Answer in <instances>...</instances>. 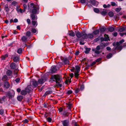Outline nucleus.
<instances>
[{
    "instance_id": "obj_1",
    "label": "nucleus",
    "mask_w": 126,
    "mask_h": 126,
    "mask_svg": "<svg viewBox=\"0 0 126 126\" xmlns=\"http://www.w3.org/2000/svg\"><path fill=\"white\" fill-rule=\"evenodd\" d=\"M28 9L29 12L32 14H38L39 13V6H38L37 7L36 5L33 3H31L30 6L29 5Z\"/></svg>"
},
{
    "instance_id": "obj_2",
    "label": "nucleus",
    "mask_w": 126,
    "mask_h": 126,
    "mask_svg": "<svg viewBox=\"0 0 126 126\" xmlns=\"http://www.w3.org/2000/svg\"><path fill=\"white\" fill-rule=\"evenodd\" d=\"M50 79L53 80L54 81H55L59 86L62 87V84H60L59 81H61V77L60 76L58 75H52Z\"/></svg>"
},
{
    "instance_id": "obj_3",
    "label": "nucleus",
    "mask_w": 126,
    "mask_h": 126,
    "mask_svg": "<svg viewBox=\"0 0 126 126\" xmlns=\"http://www.w3.org/2000/svg\"><path fill=\"white\" fill-rule=\"evenodd\" d=\"M15 94V92L13 90H11L7 92H6L5 94L6 97L9 99L13 97L14 96Z\"/></svg>"
},
{
    "instance_id": "obj_4",
    "label": "nucleus",
    "mask_w": 126,
    "mask_h": 126,
    "mask_svg": "<svg viewBox=\"0 0 126 126\" xmlns=\"http://www.w3.org/2000/svg\"><path fill=\"white\" fill-rule=\"evenodd\" d=\"M124 42V39H122L121 41H120L119 42H117L116 43V47H114V48H113V49L114 50H115L119 46H120V45L122 43H123ZM115 43H113V45L114 46H115Z\"/></svg>"
},
{
    "instance_id": "obj_5",
    "label": "nucleus",
    "mask_w": 126,
    "mask_h": 126,
    "mask_svg": "<svg viewBox=\"0 0 126 126\" xmlns=\"http://www.w3.org/2000/svg\"><path fill=\"white\" fill-rule=\"evenodd\" d=\"M68 58H64L63 60V64L64 65L66 64H69V60H71V57L70 56H69Z\"/></svg>"
},
{
    "instance_id": "obj_6",
    "label": "nucleus",
    "mask_w": 126,
    "mask_h": 126,
    "mask_svg": "<svg viewBox=\"0 0 126 126\" xmlns=\"http://www.w3.org/2000/svg\"><path fill=\"white\" fill-rule=\"evenodd\" d=\"M87 34L85 32H82V38L80 39V41H83L84 40L87 39Z\"/></svg>"
},
{
    "instance_id": "obj_7",
    "label": "nucleus",
    "mask_w": 126,
    "mask_h": 126,
    "mask_svg": "<svg viewBox=\"0 0 126 126\" xmlns=\"http://www.w3.org/2000/svg\"><path fill=\"white\" fill-rule=\"evenodd\" d=\"M63 126H69V122L68 120H66L61 121Z\"/></svg>"
},
{
    "instance_id": "obj_8",
    "label": "nucleus",
    "mask_w": 126,
    "mask_h": 126,
    "mask_svg": "<svg viewBox=\"0 0 126 126\" xmlns=\"http://www.w3.org/2000/svg\"><path fill=\"white\" fill-rule=\"evenodd\" d=\"M75 34L77 37L78 38H80L82 37V32H80L79 31H75Z\"/></svg>"
},
{
    "instance_id": "obj_9",
    "label": "nucleus",
    "mask_w": 126,
    "mask_h": 126,
    "mask_svg": "<svg viewBox=\"0 0 126 126\" xmlns=\"http://www.w3.org/2000/svg\"><path fill=\"white\" fill-rule=\"evenodd\" d=\"M56 66V65H54L51 67V70L52 73L56 72L57 71Z\"/></svg>"
},
{
    "instance_id": "obj_10",
    "label": "nucleus",
    "mask_w": 126,
    "mask_h": 126,
    "mask_svg": "<svg viewBox=\"0 0 126 126\" xmlns=\"http://www.w3.org/2000/svg\"><path fill=\"white\" fill-rule=\"evenodd\" d=\"M46 79L44 78L39 79L38 80V82L40 84L44 83L46 81Z\"/></svg>"
},
{
    "instance_id": "obj_11",
    "label": "nucleus",
    "mask_w": 126,
    "mask_h": 126,
    "mask_svg": "<svg viewBox=\"0 0 126 126\" xmlns=\"http://www.w3.org/2000/svg\"><path fill=\"white\" fill-rule=\"evenodd\" d=\"M12 57L13 58V59L14 62H17L19 61V56H12Z\"/></svg>"
},
{
    "instance_id": "obj_12",
    "label": "nucleus",
    "mask_w": 126,
    "mask_h": 126,
    "mask_svg": "<svg viewBox=\"0 0 126 126\" xmlns=\"http://www.w3.org/2000/svg\"><path fill=\"white\" fill-rule=\"evenodd\" d=\"M32 85L34 88L36 87L38 85V82L35 80L32 81Z\"/></svg>"
},
{
    "instance_id": "obj_13",
    "label": "nucleus",
    "mask_w": 126,
    "mask_h": 126,
    "mask_svg": "<svg viewBox=\"0 0 126 126\" xmlns=\"http://www.w3.org/2000/svg\"><path fill=\"white\" fill-rule=\"evenodd\" d=\"M6 97V96H4L0 98V103H2L3 102H5Z\"/></svg>"
},
{
    "instance_id": "obj_14",
    "label": "nucleus",
    "mask_w": 126,
    "mask_h": 126,
    "mask_svg": "<svg viewBox=\"0 0 126 126\" xmlns=\"http://www.w3.org/2000/svg\"><path fill=\"white\" fill-rule=\"evenodd\" d=\"M106 29L107 28H105L104 26L102 27L99 29L101 33H104L105 31L106 30Z\"/></svg>"
},
{
    "instance_id": "obj_15",
    "label": "nucleus",
    "mask_w": 126,
    "mask_h": 126,
    "mask_svg": "<svg viewBox=\"0 0 126 126\" xmlns=\"http://www.w3.org/2000/svg\"><path fill=\"white\" fill-rule=\"evenodd\" d=\"M67 34L71 37H74L75 34L72 31H71L69 32Z\"/></svg>"
},
{
    "instance_id": "obj_16",
    "label": "nucleus",
    "mask_w": 126,
    "mask_h": 126,
    "mask_svg": "<svg viewBox=\"0 0 126 126\" xmlns=\"http://www.w3.org/2000/svg\"><path fill=\"white\" fill-rule=\"evenodd\" d=\"M108 11L106 9H104L101 12V14L103 16H105L107 13Z\"/></svg>"
},
{
    "instance_id": "obj_17",
    "label": "nucleus",
    "mask_w": 126,
    "mask_h": 126,
    "mask_svg": "<svg viewBox=\"0 0 126 126\" xmlns=\"http://www.w3.org/2000/svg\"><path fill=\"white\" fill-rule=\"evenodd\" d=\"M80 67L78 65L75 66V68H74V69H75V72H79L80 71Z\"/></svg>"
},
{
    "instance_id": "obj_18",
    "label": "nucleus",
    "mask_w": 126,
    "mask_h": 126,
    "mask_svg": "<svg viewBox=\"0 0 126 126\" xmlns=\"http://www.w3.org/2000/svg\"><path fill=\"white\" fill-rule=\"evenodd\" d=\"M10 67L12 69H15L16 67V64L14 63H12L10 64Z\"/></svg>"
},
{
    "instance_id": "obj_19",
    "label": "nucleus",
    "mask_w": 126,
    "mask_h": 126,
    "mask_svg": "<svg viewBox=\"0 0 126 126\" xmlns=\"http://www.w3.org/2000/svg\"><path fill=\"white\" fill-rule=\"evenodd\" d=\"M35 14H32L30 15V17L32 20H34L35 19L36 17L37 16Z\"/></svg>"
},
{
    "instance_id": "obj_20",
    "label": "nucleus",
    "mask_w": 126,
    "mask_h": 126,
    "mask_svg": "<svg viewBox=\"0 0 126 126\" xmlns=\"http://www.w3.org/2000/svg\"><path fill=\"white\" fill-rule=\"evenodd\" d=\"M12 72L11 70H8L6 72V74L8 76H10L12 77Z\"/></svg>"
},
{
    "instance_id": "obj_21",
    "label": "nucleus",
    "mask_w": 126,
    "mask_h": 126,
    "mask_svg": "<svg viewBox=\"0 0 126 126\" xmlns=\"http://www.w3.org/2000/svg\"><path fill=\"white\" fill-rule=\"evenodd\" d=\"M28 92L26 90H22L21 91V94L23 95H25L27 94Z\"/></svg>"
},
{
    "instance_id": "obj_22",
    "label": "nucleus",
    "mask_w": 126,
    "mask_h": 126,
    "mask_svg": "<svg viewBox=\"0 0 126 126\" xmlns=\"http://www.w3.org/2000/svg\"><path fill=\"white\" fill-rule=\"evenodd\" d=\"M10 86V84L7 81L5 82L4 84V87L6 88H8Z\"/></svg>"
},
{
    "instance_id": "obj_23",
    "label": "nucleus",
    "mask_w": 126,
    "mask_h": 126,
    "mask_svg": "<svg viewBox=\"0 0 126 126\" xmlns=\"http://www.w3.org/2000/svg\"><path fill=\"white\" fill-rule=\"evenodd\" d=\"M126 30V27H122L119 29L118 31L122 32L125 31Z\"/></svg>"
},
{
    "instance_id": "obj_24",
    "label": "nucleus",
    "mask_w": 126,
    "mask_h": 126,
    "mask_svg": "<svg viewBox=\"0 0 126 126\" xmlns=\"http://www.w3.org/2000/svg\"><path fill=\"white\" fill-rule=\"evenodd\" d=\"M27 38L25 36H23L21 38V40L22 41L25 43L27 41Z\"/></svg>"
},
{
    "instance_id": "obj_25",
    "label": "nucleus",
    "mask_w": 126,
    "mask_h": 126,
    "mask_svg": "<svg viewBox=\"0 0 126 126\" xmlns=\"http://www.w3.org/2000/svg\"><path fill=\"white\" fill-rule=\"evenodd\" d=\"M90 2L92 5L95 6L96 5L97 2L94 0H91Z\"/></svg>"
},
{
    "instance_id": "obj_26",
    "label": "nucleus",
    "mask_w": 126,
    "mask_h": 126,
    "mask_svg": "<svg viewBox=\"0 0 126 126\" xmlns=\"http://www.w3.org/2000/svg\"><path fill=\"white\" fill-rule=\"evenodd\" d=\"M92 50L93 51H94V53L97 54H99L101 52H100L99 51L96 50V49L93 48Z\"/></svg>"
},
{
    "instance_id": "obj_27",
    "label": "nucleus",
    "mask_w": 126,
    "mask_h": 126,
    "mask_svg": "<svg viewBox=\"0 0 126 126\" xmlns=\"http://www.w3.org/2000/svg\"><path fill=\"white\" fill-rule=\"evenodd\" d=\"M67 107L68 109L70 111H71V109L72 107V104L70 103H69L67 104Z\"/></svg>"
},
{
    "instance_id": "obj_28",
    "label": "nucleus",
    "mask_w": 126,
    "mask_h": 126,
    "mask_svg": "<svg viewBox=\"0 0 126 126\" xmlns=\"http://www.w3.org/2000/svg\"><path fill=\"white\" fill-rule=\"evenodd\" d=\"M52 92L51 91H47L44 94V96H46L47 95L49 94L52 93Z\"/></svg>"
},
{
    "instance_id": "obj_29",
    "label": "nucleus",
    "mask_w": 126,
    "mask_h": 126,
    "mask_svg": "<svg viewBox=\"0 0 126 126\" xmlns=\"http://www.w3.org/2000/svg\"><path fill=\"white\" fill-rule=\"evenodd\" d=\"M8 80V77L6 75L3 76L2 78V80L3 81H6Z\"/></svg>"
},
{
    "instance_id": "obj_30",
    "label": "nucleus",
    "mask_w": 126,
    "mask_h": 126,
    "mask_svg": "<svg viewBox=\"0 0 126 126\" xmlns=\"http://www.w3.org/2000/svg\"><path fill=\"white\" fill-rule=\"evenodd\" d=\"M101 47L104 48L105 47L107 46V43H101L100 45Z\"/></svg>"
},
{
    "instance_id": "obj_31",
    "label": "nucleus",
    "mask_w": 126,
    "mask_h": 126,
    "mask_svg": "<svg viewBox=\"0 0 126 126\" xmlns=\"http://www.w3.org/2000/svg\"><path fill=\"white\" fill-rule=\"evenodd\" d=\"M90 48H85V53L86 54H88L89 53L90 51L91 50Z\"/></svg>"
},
{
    "instance_id": "obj_32",
    "label": "nucleus",
    "mask_w": 126,
    "mask_h": 126,
    "mask_svg": "<svg viewBox=\"0 0 126 126\" xmlns=\"http://www.w3.org/2000/svg\"><path fill=\"white\" fill-rule=\"evenodd\" d=\"M87 39H91L94 36L92 33H89L87 35Z\"/></svg>"
},
{
    "instance_id": "obj_33",
    "label": "nucleus",
    "mask_w": 126,
    "mask_h": 126,
    "mask_svg": "<svg viewBox=\"0 0 126 126\" xmlns=\"http://www.w3.org/2000/svg\"><path fill=\"white\" fill-rule=\"evenodd\" d=\"M109 38L108 37L102 38H101V41L102 42L103 41H107L108 40Z\"/></svg>"
},
{
    "instance_id": "obj_34",
    "label": "nucleus",
    "mask_w": 126,
    "mask_h": 126,
    "mask_svg": "<svg viewBox=\"0 0 126 126\" xmlns=\"http://www.w3.org/2000/svg\"><path fill=\"white\" fill-rule=\"evenodd\" d=\"M23 98V96L21 95L18 96L17 97V100L19 101H21Z\"/></svg>"
},
{
    "instance_id": "obj_35",
    "label": "nucleus",
    "mask_w": 126,
    "mask_h": 126,
    "mask_svg": "<svg viewBox=\"0 0 126 126\" xmlns=\"http://www.w3.org/2000/svg\"><path fill=\"white\" fill-rule=\"evenodd\" d=\"M63 64L62 62H59L57 64V66L59 69L61 67H62Z\"/></svg>"
},
{
    "instance_id": "obj_36",
    "label": "nucleus",
    "mask_w": 126,
    "mask_h": 126,
    "mask_svg": "<svg viewBox=\"0 0 126 126\" xmlns=\"http://www.w3.org/2000/svg\"><path fill=\"white\" fill-rule=\"evenodd\" d=\"M99 33V31L98 30H96L93 32V33L94 35H97Z\"/></svg>"
},
{
    "instance_id": "obj_37",
    "label": "nucleus",
    "mask_w": 126,
    "mask_h": 126,
    "mask_svg": "<svg viewBox=\"0 0 126 126\" xmlns=\"http://www.w3.org/2000/svg\"><path fill=\"white\" fill-rule=\"evenodd\" d=\"M31 35V32L29 31H27L26 33V36L29 37Z\"/></svg>"
},
{
    "instance_id": "obj_38",
    "label": "nucleus",
    "mask_w": 126,
    "mask_h": 126,
    "mask_svg": "<svg viewBox=\"0 0 126 126\" xmlns=\"http://www.w3.org/2000/svg\"><path fill=\"white\" fill-rule=\"evenodd\" d=\"M69 113V112H68L66 111H65L63 113V115L65 116H67Z\"/></svg>"
},
{
    "instance_id": "obj_39",
    "label": "nucleus",
    "mask_w": 126,
    "mask_h": 126,
    "mask_svg": "<svg viewBox=\"0 0 126 126\" xmlns=\"http://www.w3.org/2000/svg\"><path fill=\"white\" fill-rule=\"evenodd\" d=\"M22 51V49L21 48H18L17 51V52L18 54H21Z\"/></svg>"
},
{
    "instance_id": "obj_40",
    "label": "nucleus",
    "mask_w": 126,
    "mask_h": 126,
    "mask_svg": "<svg viewBox=\"0 0 126 126\" xmlns=\"http://www.w3.org/2000/svg\"><path fill=\"white\" fill-rule=\"evenodd\" d=\"M23 6L24 8L23 10V12H24L27 9V6L25 4H24Z\"/></svg>"
},
{
    "instance_id": "obj_41",
    "label": "nucleus",
    "mask_w": 126,
    "mask_h": 126,
    "mask_svg": "<svg viewBox=\"0 0 126 126\" xmlns=\"http://www.w3.org/2000/svg\"><path fill=\"white\" fill-rule=\"evenodd\" d=\"M94 11L97 13H98L99 12V10L97 8H94Z\"/></svg>"
},
{
    "instance_id": "obj_42",
    "label": "nucleus",
    "mask_w": 126,
    "mask_h": 126,
    "mask_svg": "<svg viewBox=\"0 0 126 126\" xmlns=\"http://www.w3.org/2000/svg\"><path fill=\"white\" fill-rule=\"evenodd\" d=\"M72 93V91L71 90H69L67 92L66 94L68 95H69L70 94Z\"/></svg>"
},
{
    "instance_id": "obj_43",
    "label": "nucleus",
    "mask_w": 126,
    "mask_h": 126,
    "mask_svg": "<svg viewBox=\"0 0 126 126\" xmlns=\"http://www.w3.org/2000/svg\"><path fill=\"white\" fill-rule=\"evenodd\" d=\"M112 35L114 37H116L118 34V33L117 32H114L112 34Z\"/></svg>"
},
{
    "instance_id": "obj_44",
    "label": "nucleus",
    "mask_w": 126,
    "mask_h": 126,
    "mask_svg": "<svg viewBox=\"0 0 126 126\" xmlns=\"http://www.w3.org/2000/svg\"><path fill=\"white\" fill-rule=\"evenodd\" d=\"M84 88V85L83 84H82L80 86V89L81 90V91H82L83 90Z\"/></svg>"
},
{
    "instance_id": "obj_45",
    "label": "nucleus",
    "mask_w": 126,
    "mask_h": 126,
    "mask_svg": "<svg viewBox=\"0 0 126 126\" xmlns=\"http://www.w3.org/2000/svg\"><path fill=\"white\" fill-rule=\"evenodd\" d=\"M17 3V2L15 1H13L12 3V4L14 6H15L16 5V4Z\"/></svg>"
},
{
    "instance_id": "obj_46",
    "label": "nucleus",
    "mask_w": 126,
    "mask_h": 126,
    "mask_svg": "<svg viewBox=\"0 0 126 126\" xmlns=\"http://www.w3.org/2000/svg\"><path fill=\"white\" fill-rule=\"evenodd\" d=\"M100 47H101L100 46L98 45L97 46L96 49L97 50L99 51V50L100 49Z\"/></svg>"
},
{
    "instance_id": "obj_47",
    "label": "nucleus",
    "mask_w": 126,
    "mask_h": 126,
    "mask_svg": "<svg viewBox=\"0 0 126 126\" xmlns=\"http://www.w3.org/2000/svg\"><path fill=\"white\" fill-rule=\"evenodd\" d=\"M20 80V79L19 78H17L15 80V81L17 83H18Z\"/></svg>"
},
{
    "instance_id": "obj_48",
    "label": "nucleus",
    "mask_w": 126,
    "mask_h": 126,
    "mask_svg": "<svg viewBox=\"0 0 126 126\" xmlns=\"http://www.w3.org/2000/svg\"><path fill=\"white\" fill-rule=\"evenodd\" d=\"M79 72H75V73L74 74H75V76L76 77H78L79 75V74L78 73Z\"/></svg>"
},
{
    "instance_id": "obj_49",
    "label": "nucleus",
    "mask_w": 126,
    "mask_h": 126,
    "mask_svg": "<svg viewBox=\"0 0 126 126\" xmlns=\"http://www.w3.org/2000/svg\"><path fill=\"white\" fill-rule=\"evenodd\" d=\"M32 32L33 33H35L36 32V30L34 28H32Z\"/></svg>"
},
{
    "instance_id": "obj_50",
    "label": "nucleus",
    "mask_w": 126,
    "mask_h": 126,
    "mask_svg": "<svg viewBox=\"0 0 126 126\" xmlns=\"http://www.w3.org/2000/svg\"><path fill=\"white\" fill-rule=\"evenodd\" d=\"M121 9L120 8H116L115 11L116 12H119L120 11Z\"/></svg>"
},
{
    "instance_id": "obj_51",
    "label": "nucleus",
    "mask_w": 126,
    "mask_h": 126,
    "mask_svg": "<svg viewBox=\"0 0 126 126\" xmlns=\"http://www.w3.org/2000/svg\"><path fill=\"white\" fill-rule=\"evenodd\" d=\"M79 91V88L76 89L75 91V93H77Z\"/></svg>"
},
{
    "instance_id": "obj_52",
    "label": "nucleus",
    "mask_w": 126,
    "mask_h": 126,
    "mask_svg": "<svg viewBox=\"0 0 126 126\" xmlns=\"http://www.w3.org/2000/svg\"><path fill=\"white\" fill-rule=\"evenodd\" d=\"M47 121L49 122H51L52 120V119L50 117H48L47 118Z\"/></svg>"
},
{
    "instance_id": "obj_53",
    "label": "nucleus",
    "mask_w": 126,
    "mask_h": 126,
    "mask_svg": "<svg viewBox=\"0 0 126 126\" xmlns=\"http://www.w3.org/2000/svg\"><path fill=\"white\" fill-rule=\"evenodd\" d=\"M111 5L113 6H115L117 5L114 2H111Z\"/></svg>"
},
{
    "instance_id": "obj_54",
    "label": "nucleus",
    "mask_w": 126,
    "mask_h": 126,
    "mask_svg": "<svg viewBox=\"0 0 126 126\" xmlns=\"http://www.w3.org/2000/svg\"><path fill=\"white\" fill-rule=\"evenodd\" d=\"M27 21L29 25L30 24L31 20L29 19H27Z\"/></svg>"
},
{
    "instance_id": "obj_55",
    "label": "nucleus",
    "mask_w": 126,
    "mask_h": 126,
    "mask_svg": "<svg viewBox=\"0 0 126 126\" xmlns=\"http://www.w3.org/2000/svg\"><path fill=\"white\" fill-rule=\"evenodd\" d=\"M80 0V2L82 4H84L86 2L85 0Z\"/></svg>"
},
{
    "instance_id": "obj_56",
    "label": "nucleus",
    "mask_w": 126,
    "mask_h": 126,
    "mask_svg": "<svg viewBox=\"0 0 126 126\" xmlns=\"http://www.w3.org/2000/svg\"><path fill=\"white\" fill-rule=\"evenodd\" d=\"M3 113V110L2 109H0V114L2 115Z\"/></svg>"
},
{
    "instance_id": "obj_57",
    "label": "nucleus",
    "mask_w": 126,
    "mask_h": 126,
    "mask_svg": "<svg viewBox=\"0 0 126 126\" xmlns=\"http://www.w3.org/2000/svg\"><path fill=\"white\" fill-rule=\"evenodd\" d=\"M120 34L121 36H123L124 35H126V32L123 33H120Z\"/></svg>"
},
{
    "instance_id": "obj_58",
    "label": "nucleus",
    "mask_w": 126,
    "mask_h": 126,
    "mask_svg": "<svg viewBox=\"0 0 126 126\" xmlns=\"http://www.w3.org/2000/svg\"><path fill=\"white\" fill-rule=\"evenodd\" d=\"M99 39L98 38H97L94 40V42H96L99 40Z\"/></svg>"
},
{
    "instance_id": "obj_59",
    "label": "nucleus",
    "mask_w": 126,
    "mask_h": 126,
    "mask_svg": "<svg viewBox=\"0 0 126 126\" xmlns=\"http://www.w3.org/2000/svg\"><path fill=\"white\" fill-rule=\"evenodd\" d=\"M32 22L33 25L34 26H35L36 23V22L34 21H32Z\"/></svg>"
},
{
    "instance_id": "obj_60",
    "label": "nucleus",
    "mask_w": 126,
    "mask_h": 126,
    "mask_svg": "<svg viewBox=\"0 0 126 126\" xmlns=\"http://www.w3.org/2000/svg\"><path fill=\"white\" fill-rule=\"evenodd\" d=\"M73 123L74 124V126H79L76 122H75L74 121H73Z\"/></svg>"
},
{
    "instance_id": "obj_61",
    "label": "nucleus",
    "mask_w": 126,
    "mask_h": 126,
    "mask_svg": "<svg viewBox=\"0 0 126 126\" xmlns=\"http://www.w3.org/2000/svg\"><path fill=\"white\" fill-rule=\"evenodd\" d=\"M107 58L108 59L110 58V53H109L107 56Z\"/></svg>"
},
{
    "instance_id": "obj_62",
    "label": "nucleus",
    "mask_w": 126,
    "mask_h": 126,
    "mask_svg": "<svg viewBox=\"0 0 126 126\" xmlns=\"http://www.w3.org/2000/svg\"><path fill=\"white\" fill-rule=\"evenodd\" d=\"M115 30V28L114 27H111V32L114 31Z\"/></svg>"
},
{
    "instance_id": "obj_63",
    "label": "nucleus",
    "mask_w": 126,
    "mask_h": 126,
    "mask_svg": "<svg viewBox=\"0 0 126 126\" xmlns=\"http://www.w3.org/2000/svg\"><path fill=\"white\" fill-rule=\"evenodd\" d=\"M101 58H98L96 60V61L97 62H99L101 60Z\"/></svg>"
},
{
    "instance_id": "obj_64",
    "label": "nucleus",
    "mask_w": 126,
    "mask_h": 126,
    "mask_svg": "<svg viewBox=\"0 0 126 126\" xmlns=\"http://www.w3.org/2000/svg\"><path fill=\"white\" fill-rule=\"evenodd\" d=\"M58 110L60 112H61L63 111V109L62 108H61L59 109Z\"/></svg>"
}]
</instances>
